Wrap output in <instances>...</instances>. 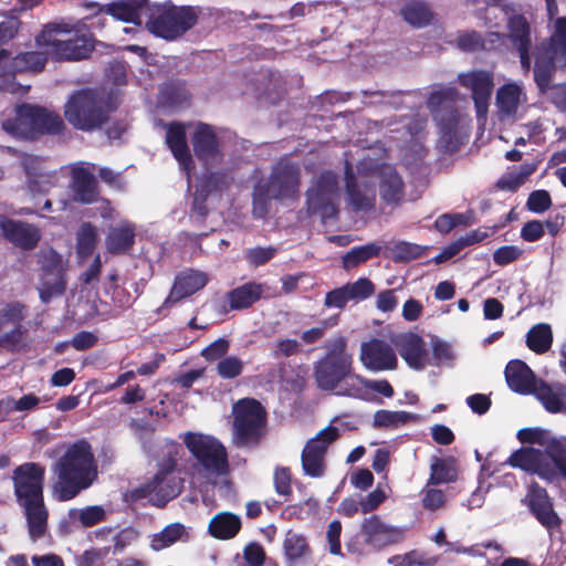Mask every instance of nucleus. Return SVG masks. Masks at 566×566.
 I'll use <instances>...</instances> for the list:
<instances>
[{"instance_id":"51","label":"nucleus","mask_w":566,"mask_h":566,"mask_svg":"<svg viewBox=\"0 0 566 566\" xmlns=\"http://www.w3.org/2000/svg\"><path fill=\"white\" fill-rule=\"evenodd\" d=\"M97 242V230L91 223H83L76 233V250L81 258L90 256Z\"/></svg>"},{"instance_id":"27","label":"nucleus","mask_w":566,"mask_h":566,"mask_svg":"<svg viewBox=\"0 0 566 566\" xmlns=\"http://www.w3.org/2000/svg\"><path fill=\"white\" fill-rule=\"evenodd\" d=\"M72 190L74 198L83 203H91L97 197L95 165L90 163H78L71 169Z\"/></svg>"},{"instance_id":"23","label":"nucleus","mask_w":566,"mask_h":566,"mask_svg":"<svg viewBox=\"0 0 566 566\" xmlns=\"http://www.w3.org/2000/svg\"><path fill=\"white\" fill-rule=\"evenodd\" d=\"M359 359L363 366L370 371L392 370L398 364L392 347L380 339L364 342L360 345Z\"/></svg>"},{"instance_id":"56","label":"nucleus","mask_w":566,"mask_h":566,"mask_svg":"<svg viewBox=\"0 0 566 566\" xmlns=\"http://www.w3.org/2000/svg\"><path fill=\"white\" fill-rule=\"evenodd\" d=\"M345 287L350 301L356 302L368 298L375 292L374 283L366 277H360L354 283H348Z\"/></svg>"},{"instance_id":"12","label":"nucleus","mask_w":566,"mask_h":566,"mask_svg":"<svg viewBox=\"0 0 566 566\" xmlns=\"http://www.w3.org/2000/svg\"><path fill=\"white\" fill-rule=\"evenodd\" d=\"M45 50L43 52H27L17 56H11L7 51H0V88L12 94L25 93V88L10 77L18 72L41 71L46 62Z\"/></svg>"},{"instance_id":"3","label":"nucleus","mask_w":566,"mask_h":566,"mask_svg":"<svg viewBox=\"0 0 566 566\" xmlns=\"http://www.w3.org/2000/svg\"><path fill=\"white\" fill-rule=\"evenodd\" d=\"M353 356L346 350V340L335 338L327 354L316 364L315 379L322 390L331 391L337 396L350 397L352 388L356 386Z\"/></svg>"},{"instance_id":"45","label":"nucleus","mask_w":566,"mask_h":566,"mask_svg":"<svg viewBox=\"0 0 566 566\" xmlns=\"http://www.w3.org/2000/svg\"><path fill=\"white\" fill-rule=\"evenodd\" d=\"M228 184V176L226 174L221 172H211L207 179L201 180L199 185H196V191H195V209L200 213H206V209L202 206V202L205 201L208 192L211 190H218L222 187L227 186Z\"/></svg>"},{"instance_id":"42","label":"nucleus","mask_w":566,"mask_h":566,"mask_svg":"<svg viewBox=\"0 0 566 566\" xmlns=\"http://www.w3.org/2000/svg\"><path fill=\"white\" fill-rule=\"evenodd\" d=\"M134 238L135 227L128 221H122L109 230L105 239V245L109 253H122L133 245Z\"/></svg>"},{"instance_id":"62","label":"nucleus","mask_w":566,"mask_h":566,"mask_svg":"<svg viewBox=\"0 0 566 566\" xmlns=\"http://www.w3.org/2000/svg\"><path fill=\"white\" fill-rule=\"evenodd\" d=\"M387 496V491L378 485L360 501V511L364 514L375 511L382 502L386 501Z\"/></svg>"},{"instance_id":"33","label":"nucleus","mask_w":566,"mask_h":566,"mask_svg":"<svg viewBox=\"0 0 566 566\" xmlns=\"http://www.w3.org/2000/svg\"><path fill=\"white\" fill-rule=\"evenodd\" d=\"M28 187L32 193H45L55 185V174L44 169L39 158L27 156L23 161Z\"/></svg>"},{"instance_id":"15","label":"nucleus","mask_w":566,"mask_h":566,"mask_svg":"<svg viewBox=\"0 0 566 566\" xmlns=\"http://www.w3.org/2000/svg\"><path fill=\"white\" fill-rule=\"evenodd\" d=\"M175 463L169 461L161 467L155 476L142 485L137 492L156 506H164L176 497L182 489V481L175 472Z\"/></svg>"},{"instance_id":"28","label":"nucleus","mask_w":566,"mask_h":566,"mask_svg":"<svg viewBox=\"0 0 566 566\" xmlns=\"http://www.w3.org/2000/svg\"><path fill=\"white\" fill-rule=\"evenodd\" d=\"M45 259L52 263V268L45 270L39 292L41 300L49 302L53 296L61 295L65 290V281L63 277L64 263L62 256L54 251H50L45 254Z\"/></svg>"},{"instance_id":"40","label":"nucleus","mask_w":566,"mask_h":566,"mask_svg":"<svg viewBox=\"0 0 566 566\" xmlns=\"http://www.w3.org/2000/svg\"><path fill=\"white\" fill-rule=\"evenodd\" d=\"M355 381L356 386L352 388V398L364 401H374V392H378L386 398H391L394 396V388L386 379L374 380L359 375L358 378H355Z\"/></svg>"},{"instance_id":"37","label":"nucleus","mask_w":566,"mask_h":566,"mask_svg":"<svg viewBox=\"0 0 566 566\" xmlns=\"http://www.w3.org/2000/svg\"><path fill=\"white\" fill-rule=\"evenodd\" d=\"M147 9L148 2L146 0H122L108 4L104 10L116 20L140 25L142 15Z\"/></svg>"},{"instance_id":"46","label":"nucleus","mask_w":566,"mask_h":566,"mask_svg":"<svg viewBox=\"0 0 566 566\" xmlns=\"http://www.w3.org/2000/svg\"><path fill=\"white\" fill-rule=\"evenodd\" d=\"M417 419L411 412L381 409L374 413L373 424L376 428L397 429Z\"/></svg>"},{"instance_id":"34","label":"nucleus","mask_w":566,"mask_h":566,"mask_svg":"<svg viewBox=\"0 0 566 566\" xmlns=\"http://www.w3.org/2000/svg\"><path fill=\"white\" fill-rule=\"evenodd\" d=\"M208 281V275L200 271L189 270L180 273L175 280L167 302H177L196 293L203 289Z\"/></svg>"},{"instance_id":"6","label":"nucleus","mask_w":566,"mask_h":566,"mask_svg":"<svg viewBox=\"0 0 566 566\" xmlns=\"http://www.w3.org/2000/svg\"><path fill=\"white\" fill-rule=\"evenodd\" d=\"M108 107L102 95L91 90L74 93L64 106L66 120L81 130H94L108 118Z\"/></svg>"},{"instance_id":"39","label":"nucleus","mask_w":566,"mask_h":566,"mask_svg":"<svg viewBox=\"0 0 566 566\" xmlns=\"http://www.w3.org/2000/svg\"><path fill=\"white\" fill-rule=\"evenodd\" d=\"M190 538L189 530L181 523H171L150 536V548L159 552L176 543H186Z\"/></svg>"},{"instance_id":"14","label":"nucleus","mask_w":566,"mask_h":566,"mask_svg":"<svg viewBox=\"0 0 566 566\" xmlns=\"http://www.w3.org/2000/svg\"><path fill=\"white\" fill-rule=\"evenodd\" d=\"M458 80L459 84L471 94L479 124L485 125L494 88L493 73L486 70H472L460 73Z\"/></svg>"},{"instance_id":"36","label":"nucleus","mask_w":566,"mask_h":566,"mask_svg":"<svg viewBox=\"0 0 566 566\" xmlns=\"http://www.w3.org/2000/svg\"><path fill=\"white\" fill-rule=\"evenodd\" d=\"M242 526L241 517L231 512L217 513L209 521L208 533L213 538L228 541L238 535Z\"/></svg>"},{"instance_id":"1","label":"nucleus","mask_w":566,"mask_h":566,"mask_svg":"<svg viewBox=\"0 0 566 566\" xmlns=\"http://www.w3.org/2000/svg\"><path fill=\"white\" fill-rule=\"evenodd\" d=\"M517 439L528 444L513 452L507 463L535 474L547 483L566 480V436L556 437L542 428H525Z\"/></svg>"},{"instance_id":"59","label":"nucleus","mask_w":566,"mask_h":566,"mask_svg":"<svg viewBox=\"0 0 566 566\" xmlns=\"http://www.w3.org/2000/svg\"><path fill=\"white\" fill-rule=\"evenodd\" d=\"M431 484H427L422 491V506L429 511H436L443 507L446 503V495L441 490L430 488Z\"/></svg>"},{"instance_id":"44","label":"nucleus","mask_w":566,"mask_h":566,"mask_svg":"<svg viewBox=\"0 0 566 566\" xmlns=\"http://www.w3.org/2000/svg\"><path fill=\"white\" fill-rule=\"evenodd\" d=\"M553 344V332L549 324L539 323L534 325L526 335L527 347L536 353H546Z\"/></svg>"},{"instance_id":"24","label":"nucleus","mask_w":566,"mask_h":566,"mask_svg":"<svg viewBox=\"0 0 566 566\" xmlns=\"http://www.w3.org/2000/svg\"><path fill=\"white\" fill-rule=\"evenodd\" d=\"M193 124L171 123L166 127V143L171 150L179 167L185 171L189 186L191 185V172L193 160L187 144V129Z\"/></svg>"},{"instance_id":"54","label":"nucleus","mask_w":566,"mask_h":566,"mask_svg":"<svg viewBox=\"0 0 566 566\" xmlns=\"http://www.w3.org/2000/svg\"><path fill=\"white\" fill-rule=\"evenodd\" d=\"M63 127V120L57 114L38 107L36 134L59 133Z\"/></svg>"},{"instance_id":"50","label":"nucleus","mask_w":566,"mask_h":566,"mask_svg":"<svg viewBox=\"0 0 566 566\" xmlns=\"http://www.w3.org/2000/svg\"><path fill=\"white\" fill-rule=\"evenodd\" d=\"M283 549L290 562L298 560L310 553L306 538L302 534L292 531L287 532L284 538Z\"/></svg>"},{"instance_id":"7","label":"nucleus","mask_w":566,"mask_h":566,"mask_svg":"<svg viewBox=\"0 0 566 566\" xmlns=\"http://www.w3.org/2000/svg\"><path fill=\"white\" fill-rule=\"evenodd\" d=\"M556 64L566 65V17L555 19L548 43L538 48L536 52L534 78L542 93L548 88L551 74Z\"/></svg>"},{"instance_id":"48","label":"nucleus","mask_w":566,"mask_h":566,"mask_svg":"<svg viewBox=\"0 0 566 566\" xmlns=\"http://www.w3.org/2000/svg\"><path fill=\"white\" fill-rule=\"evenodd\" d=\"M381 249L382 247L375 242L353 248L343 256V265L345 269L355 268L377 256Z\"/></svg>"},{"instance_id":"21","label":"nucleus","mask_w":566,"mask_h":566,"mask_svg":"<svg viewBox=\"0 0 566 566\" xmlns=\"http://www.w3.org/2000/svg\"><path fill=\"white\" fill-rule=\"evenodd\" d=\"M367 160L371 179L379 181V193L384 201L397 203L403 196V181L396 168L387 164H377L371 158Z\"/></svg>"},{"instance_id":"13","label":"nucleus","mask_w":566,"mask_h":566,"mask_svg":"<svg viewBox=\"0 0 566 566\" xmlns=\"http://www.w3.org/2000/svg\"><path fill=\"white\" fill-rule=\"evenodd\" d=\"M234 440L238 444L255 442L264 423V410L254 399H242L233 407Z\"/></svg>"},{"instance_id":"57","label":"nucleus","mask_w":566,"mask_h":566,"mask_svg":"<svg viewBox=\"0 0 566 566\" xmlns=\"http://www.w3.org/2000/svg\"><path fill=\"white\" fill-rule=\"evenodd\" d=\"M243 370V361L235 356L222 358L217 365V371L221 378L232 379Z\"/></svg>"},{"instance_id":"10","label":"nucleus","mask_w":566,"mask_h":566,"mask_svg":"<svg viewBox=\"0 0 566 566\" xmlns=\"http://www.w3.org/2000/svg\"><path fill=\"white\" fill-rule=\"evenodd\" d=\"M495 116L500 123L514 124L528 109V96L522 82L506 80L495 91Z\"/></svg>"},{"instance_id":"29","label":"nucleus","mask_w":566,"mask_h":566,"mask_svg":"<svg viewBox=\"0 0 566 566\" xmlns=\"http://www.w3.org/2000/svg\"><path fill=\"white\" fill-rule=\"evenodd\" d=\"M38 107L21 105L15 109L14 118L3 122V129L17 138H33L36 135Z\"/></svg>"},{"instance_id":"55","label":"nucleus","mask_w":566,"mask_h":566,"mask_svg":"<svg viewBox=\"0 0 566 566\" xmlns=\"http://www.w3.org/2000/svg\"><path fill=\"white\" fill-rule=\"evenodd\" d=\"M111 547L91 548L76 557L77 566H105V558L109 555Z\"/></svg>"},{"instance_id":"61","label":"nucleus","mask_w":566,"mask_h":566,"mask_svg":"<svg viewBox=\"0 0 566 566\" xmlns=\"http://www.w3.org/2000/svg\"><path fill=\"white\" fill-rule=\"evenodd\" d=\"M424 248L410 243L399 242L394 248L395 260L397 261H409L422 255Z\"/></svg>"},{"instance_id":"58","label":"nucleus","mask_w":566,"mask_h":566,"mask_svg":"<svg viewBox=\"0 0 566 566\" xmlns=\"http://www.w3.org/2000/svg\"><path fill=\"white\" fill-rule=\"evenodd\" d=\"M138 539V532L133 527H125L112 535L113 553H122Z\"/></svg>"},{"instance_id":"30","label":"nucleus","mask_w":566,"mask_h":566,"mask_svg":"<svg viewBox=\"0 0 566 566\" xmlns=\"http://www.w3.org/2000/svg\"><path fill=\"white\" fill-rule=\"evenodd\" d=\"M505 378L509 387L518 394H533L542 381L536 378L532 369L520 359L511 360L505 368Z\"/></svg>"},{"instance_id":"17","label":"nucleus","mask_w":566,"mask_h":566,"mask_svg":"<svg viewBox=\"0 0 566 566\" xmlns=\"http://www.w3.org/2000/svg\"><path fill=\"white\" fill-rule=\"evenodd\" d=\"M371 179L367 160H363L357 167V175L346 166V198L348 206L354 211H370L375 206V189L369 185Z\"/></svg>"},{"instance_id":"11","label":"nucleus","mask_w":566,"mask_h":566,"mask_svg":"<svg viewBox=\"0 0 566 566\" xmlns=\"http://www.w3.org/2000/svg\"><path fill=\"white\" fill-rule=\"evenodd\" d=\"M339 201V187L337 177L331 171L322 172L316 177L307 190V209L312 214L322 219L336 216Z\"/></svg>"},{"instance_id":"60","label":"nucleus","mask_w":566,"mask_h":566,"mask_svg":"<svg viewBox=\"0 0 566 566\" xmlns=\"http://www.w3.org/2000/svg\"><path fill=\"white\" fill-rule=\"evenodd\" d=\"M526 207L535 213H543L552 207V198L546 190H535L530 193Z\"/></svg>"},{"instance_id":"41","label":"nucleus","mask_w":566,"mask_h":566,"mask_svg":"<svg viewBox=\"0 0 566 566\" xmlns=\"http://www.w3.org/2000/svg\"><path fill=\"white\" fill-rule=\"evenodd\" d=\"M505 42V35L500 32H490L484 40L480 34L472 31L467 32L458 38V45L463 51L473 52L480 49L494 50L499 49Z\"/></svg>"},{"instance_id":"63","label":"nucleus","mask_w":566,"mask_h":566,"mask_svg":"<svg viewBox=\"0 0 566 566\" xmlns=\"http://www.w3.org/2000/svg\"><path fill=\"white\" fill-rule=\"evenodd\" d=\"M522 250L516 245H504L496 249L493 253V260L497 265H506L517 260Z\"/></svg>"},{"instance_id":"53","label":"nucleus","mask_w":566,"mask_h":566,"mask_svg":"<svg viewBox=\"0 0 566 566\" xmlns=\"http://www.w3.org/2000/svg\"><path fill=\"white\" fill-rule=\"evenodd\" d=\"M457 478L455 469L443 460L436 459L431 464V474L428 484H441L454 481Z\"/></svg>"},{"instance_id":"26","label":"nucleus","mask_w":566,"mask_h":566,"mask_svg":"<svg viewBox=\"0 0 566 566\" xmlns=\"http://www.w3.org/2000/svg\"><path fill=\"white\" fill-rule=\"evenodd\" d=\"M400 356L410 368L420 370L429 363V354L421 337L413 333L398 335L392 340Z\"/></svg>"},{"instance_id":"49","label":"nucleus","mask_w":566,"mask_h":566,"mask_svg":"<svg viewBox=\"0 0 566 566\" xmlns=\"http://www.w3.org/2000/svg\"><path fill=\"white\" fill-rule=\"evenodd\" d=\"M105 517V510L103 506L93 505L84 509H72L69 511V518L71 523L78 524L83 527L93 526Z\"/></svg>"},{"instance_id":"9","label":"nucleus","mask_w":566,"mask_h":566,"mask_svg":"<svg viewBox=\"0 0 566 566\" xmlns=\"http://www.w3.org/2000/svg\"><path fill=\"white\" fill-rule=\"evenodd\" d=\"M196 11L190 7L163 4L156 8L147 22V29L154 35L174 40L195 25Z\"/></svg>"},{"instance_id":"19","label":"nucleus","mask_w":566,"mask_h":566,"mask_svg":"<svg viewBox=\"0 0 566 566\" xmlns=\"http://www.w3.org/2000/svg\"><path fill=\"white\" fill-rule=\"evenodd\" d=\"M522 503L530 510L537 522L546 530L552 531L560 526L562 520L554 510V503L546 489L532 482Z\"/></svg>"},{"instance_id":"31","label":"nucleus","mask_w":566,"mask_h":566,"mask_svg":"<svg viewBox=\"0 0 566 566\" xmlns=\"http://www.w3.org/2000/svg\"><path fill=\"white\" fill-rule=\"evenodd\" d=\"M509 38L520 53L521 65L524 72L531 69L528 49L531 45L530 27L522 15H513L509 19Z\"/></svg>"},{"instance_id":"4","label":"nucleus","mask_w":566,"mask_h":566,"mask_svg":"<svg viewBox=\"0 0 566 566\" xmlns=\"http://www.w3.org/2000/svg\"><path fill=\"white\" fill-rule=\"evenodd\" d=\"M300 188V169L287 159L272 168L268 180H260L253 190V216L264 218L270 212L272 200L295 199Z\"/></svg>"},{"instance_id":"22","label":"nucleus","mask_w":566,"mask_h":566,"mask_svg":"<svg viewBox=\"0 0 566 566\" xmlns=\"http://www.w3.org/2000/svg\"><path fill=\"white\" fill-rule=\"evenodd\" d=\"M25 317L24 307L10 303L0 307V346L15 348L22 342L24 329L21 322Z\"/></svg>"},{"instance_id":"5","label":"nucleus","mask_w":566,"mask_h":566,"mask_svg":"<svg viewBox=\"0 0 566 566\" xmlns=\"http://www.w3.org/2000/svg\"><path fill=\"white\" fill-rule=\"evenodd\" d=\"M36 44L55 60H82L93 50L91 38L86 34L72 33L66 24L45 25L36 36Z\"/></svg>"},{"instance_id":"43","label":"nucleus","mask_w":566,"mask_h":566,"mask_svg":"<svg viewBox=\"0 0 566 566\" xmlns=\"http://www.w3.org/2000/svg\"><path fill=\"white\" fill-rule=\"evenodd\" d=\"M264 292L263 285L250 282L228 293V301L232 310H243L254 304Z\"/></svg>"},{"instance_id":"25","label":"nucleus","mask_w":566,"mask_h":566,"mask_svg":"<svg viewBox=\"0 0 566 566\" xmlns=\"http://www.w3.org/2000/svg\"><path fill=\"white\" fill-rule=\"evenodd\" d=\"M361 533L369 545L378 548L396 544L405 536L402 527L387 524L377 515L364 520Z\"/></svg>"},{"instance_id":"47","label":"nucleus","mask_w":566,"mask_h":566,"mask_svg":"<svg viewBox=\"0 0 566 566\" xmlns=\"http://www.w3.org/2000/svg\"><path fill=\"white\" fill-rule=\"evenodd\" d=\"M535 169L536 166L533 164H524L518 168H514L499 179L497 187L502 190L515 191L526 181Z\"/></svg>"},{"instance_id":"16","label":"nucleus","mask_w":566,"mask_h":566,"mask_svg":"<svg viewBox=\"0 0 566 566\" xmlns=\"http://www.w3.org/2000/svg\"><path fill=\"white\" fill-rule=\"evenodd\" d=\"M337 437V428L329 426L322 429L313 439L307 441L301 454L302 469L305 475L318 479L325 474L326 451Z\"/></svg>"},{"instance_id":"35","label":"nucleus","mask_w":566,"mask_h":566,"mask_svg":"<svg viewBox=\"0 0 566 566\" xmlns=\"http://www.w3.org/2000/svg\"><path fill=\"white\" fill-rule=\"evenodd\" d=\"M19 504L24 510L30 537L33 541L42 537L46 532L49 516L43 497L28 500Z\"/></svg>"},{"instance_id":"8","label":"nucleus","mask_w":566,"mask_h":566,"mask_svg":"<svg viewBox=\"0 0 566 566\" xmlns=\"http://www.w3.org/2000/svg\"><path fill=\"white\" fill-rule=\"evenodd\" d=\"M180 437L208 478L227 473L228 454L218 439L210 434L192 431H188Z\"/></svg>"},{"instance_id":"38","label":"nucleus","mask_w":566,"mask_h":566,"mask_svg":"<svg viewBox=\"0 0 566 566\" xmlns=\"http://www.w3.org/2000/svg\"><path fill=\"white\" fill-rule=\"evenodd\" d=\"M533 395L551 413H566V388L560 385L549 386L541 381Z\"/></svg>"},{"instance_id":"2","label":"nucleus","mask_w":566,"mask_h":566,"mask_svg":"<svg viewBox=\"0 0 566 566\" xmlns=\"http://www.w3.org/2000/svg\"><path fill=\"white\" fill-rule=\"evenodd\" d=\"M56 476L53 493L59 501H69L90 488L97 478V464L88 442L70 444L52 468Z\"/></svg>"},{"instance_id":"18","label":"nucleus","mask_w":566,"mask_h":566,"mask_svg":"<svg viewBox=\"0 0 566 566\" xmlns=\"http://www.w3.org/2000/svg\"><path fill=\"white\" fill-rule=\"evenodd\" d=\"M195 155L207 170L218 168L223 160L218 137L213 128L203 123L193 124L191 136Z\"/></svg>"},{"instance_id":"52","label":"nucleus","mask_w":566,"mask_h":566,"mask_svg":"<svg viewBox=\"0 0 566 566\" xmlns=\"http://www.w3.org/2000/svg\"><path fill=\"white\" fill-rule=\"evenodd\" d=\"M401 13L403 19L413 27L427 25L431 20V12L422 2L412 1L407 3Z\"/></svg>"},{"instance_id":"32","label":"nucleus","mask_w":566,"mask_h":566,"mask_svg":"<svg viewBox=\"0 0 566 566\" xmlns=\"http://www.w3.org/2000/svg\"><path fill=\"white\" fill-rule=\"evenodd\" d=\"M0 227L3 235L22 249H32L40 240L39 230L28 223L3 219Z\"/></svg>"},{"instance_id":"20","label":"nucleus","mask_w":566,"mask_h":566,"mask_svg":"<svg viewBox=\"0 0 566 566\" xmlns=\"http://www.w3.org/2000/svg\"><path fill=\"white\" fill-rule=\"evenodd\" d=\"M44 467L28 462L14 469L12 480L18 503L43 497Z\"/></svg>"},{"instance_id":"64","label":"nucleus","mask_w":566,"mask_h":566,"mask_svg":"<svg viewBox=\"0 0 566 566\" xmlns=\"http://www.w3.org/2000/svg\"><path fill=\"white\" fill-rule=\"evenodd\" d=\"M398 303L399 301L396 296V290L381 291L376 297V307L382 313L392 312L397 307Z\"/></svg>"}]
</instances>
